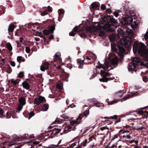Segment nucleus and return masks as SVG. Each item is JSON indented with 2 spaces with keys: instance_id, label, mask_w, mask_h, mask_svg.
I'll list each match as a JSON object with an SVG mask.
<instances>
[{
  "instance_id": "f257e3e1",
  "label": "nucleus",
  "mask_w": 148,
  "mask_h": 148,
  "mask_svg": "<svg viewBox=\"0 0 148 148\" xmlns=\"http://www.w3.org/2000/svg\"><path fill=\"white\" fill-rule=\"evenodd\" d=\"M145 45L138 41L135 42L133 47V50L134 53L138 52L139 54L143 57L145 61L143 64L148 68V49L145 48Z\"/></svg>"
},
{
  "instance_id": "f03ea898",
  "label": "nucleus",
  "mask_w": 148,
  "mask_h": 148,
  "mask_svg": "<svg viewBox=\"0 0 148 148\" xmlns=\"http://www.w3.org/2000/svg\"><path fill=\"white\" fill-rule=\"evenodd\" d=\"M123 45L121 46L118 45L117 47L119 51V53L121 57L123 56V54L124 53L125 50L123 47V45L126 47H129L132 43L131 39L130 37L128 36L126 37L125 38L121 40Z\"/></svg>"
},
{
  "instance_id": "7ed1b4c3",
  "label": "nucleus",
  "mask_w": 148,
  "mask_h": 148,
  "mask_svg": "<svg viewBox=\"0 0 148 148\" xmlns=\"http://www.w3.org/2000/svg\"><path fill=\"white\" fill-rule=\"evenodd\" d=\"M104 21L108 23L105 25V27L107 29V30L109 32H113L115 31L114 29L111 27L110 25H115L117 24V21L114 19L111 18L109 15H107L103 18Z\"/></svg>"
},
{
  "instance_id": "20e7f679",
  "label": "nucleus",
  "mask_w": 148,
  "mask_h": 148,
  "mask_svg": "<svg viewBox=\"0 0 148 148\" xmlns=\"http://www.w3.org/2000/svg\"><path fill=\"white\" fill-rule=\"evenodd\" d=\"M101 74L102 76L103 77V78H100L99 80L100 82H107L108 81L113 79H110V78H107L106 77L107 76H110L111 75L108 72H106L104 71H101Z\"/></svg>"
},
{
  "instance_id": "39448f33",
  "label": "nucleus",
  "mask_w": 148,
  "mask_h": 148,
  "mask_svg": "<svg viewBox=\"0 0 148 148\" xmlns=\"http://www.w3.org/2000/svg\"><path fill=\"white\" fill-rule=\"evenodd\" d=\"M98 65L96 66V67L97 68L101 69L102 68L104 69H108L110 66L109 62L107 60H106L104 64H101L100 63H98Z\"/></svg>"
},
{
  "instance_id": "423d86ee",
  "label": "nucleus",
  "mask_w": 148,
  "mask_h": 148,
  "mask_svg": "<svg viewBox=\"0 0 148 148\" xmlns=\"http://www.w3.org/2000/svg\"><path fill=\"white\" fill-rule=\"evenodd\" d=\"M55 25H52L49 27L48 28L49 30L45 29L43 31L44 34L45 35H47L49 34V32L53 33L54 30L55 29Z\"/></svg>"
},
{
  "instance_id": "0eeeda50",
  "label": "nucleus",
  "mask_w": 148,
  "mask_h": 148,
  "mask_svg": "<svg viewBox=\"0 0 148 148\" xmlns=\"http://www.w3.org/2000/svg\"><path fill=\"white\" fill-rule=\"evenodd\" d=\"M82 118L81 117V115H79L77 118L76 120L71 121L70 122V124L72 125L75 124L77 125L79 124L81 122Z\"/></svg>"
},
{
  "instance_id": "6e6552de",
  "label": "nucleus",
  "mask_w": 148,
  "mask_h": 148,
  "mask_svg": "<svg viewBox=\"0 0 148 148\" xmlns=\"http://www.w3.org/2000/svg\"><path fill=\"white\" fill-rule=\"evenodd\" d=\"M126 90H120L119 92H117L115 95V98L119 99V98L121 97L126 92Z\"/></svg>"
},
{
  "instance_id": "1a4fd4ad",
  "label": "nucleus",
  "mask_w": 148,
  "mask_h": 148,
  "mask_svg": "<svg viewBox=\"0 0 148 148\" xmlns=\"http://www.w3.org/2000/svg\"><path fill=\"white\" fill-rule=\"evenodd\" d=\"M133 21V19L131 17H127L125 18L123 22L124 24L126 25H129Z\"/></svg>"
},
{
  "instance_id": "9d476101",
  "label": "nucleus",
  "mask_w": 148,
  "mask_h": 148,
  "mask_svg": "<svg viewBox=\"0 0 148 148\" xmlns=\"http://www.w3.org/2000/svg\"><path fill=\"white\" fill-rule=\"evenodd\" d=\"M138 93L137 92H134L132 93L131 95H126L125 97H124L122 99H121V100L125 101L127 100L130 97H134L135 96L138 95Z\"/></svg>"
},
{
  "instance_id": "9b49d317",
  "label": "nucleus",
  "mask_w": 148,
  "mask_h": 148,
  "mask_svg": "<svg viewBox=\"0 0 148 148\" xmlns=\"http://www.w3.org/2000/svg\"><path fill=\"white\" fill-rule=\"evenodd\" d=\"M136 67V65L133 63L130 64L128 66V70L132 71V73H133V71L136 72L135 69Z\"/></svg>"
},
{
  "instance_id": "f8f14e48",
  "label": "nucleus",
  "mask_w": 148,
  "mask_h": 148,
  "mask_svg": "<svg viewBox=\"0 0 148 148\" xmlns=\"http://www.w3.org/2000/svg\"><path fill=\"white\" fill-rule=\"evenodd\" d=\"M118 59L116 56L112 58L110 60V63L111 64L114 65H116L117 66L118 63Z\"/></svg>"
},
{
  "instance_id": "ddd939ff",
  "label": "nucleus",
  "mask_w": 148,
  "mask_h": 148,
  "mask_svg": "<svg viewBox=\"0 0 148 148\" xmlns=\"http://www.w3.org/2000/svg\"><path fill=\"white\" fill-rule=\"evenodd\" d=\"M61 54L59 52H57L56 53L54 56L53 60L54 62H56L58 60H59L60 59Z\"/></svg>"
},
{
  "instance_id": "4468645a",
  "label": "nucleus",
  "mask_w": 148,
  "mask_h": 148,
  "mask_svg": "<svg viewBox=\"0 0 148 148\" xmlns=\"http://www.w3.org/2000/svg\"><path fill=\"white\" fill-rule=\"evenodd\" d=\"M48 63H43L40 69L42 71H44L45 70H47L48 69Z\"/></svg>"
},
{
  "instance_id": "2eb2a0df",
  "label": "nucleus",
  "mask_w": 148,
  "mask_h": 148,
  "mask_svg": "<svg viewBox=\"0 0 148 148\" xmlns=\"http://www.w3.org/2000/svg\"><path fill=\"white\" fill-rule=\"evenodd\" d=\"M78 30L77 27V26L73 28V29L72 31L70 32L69 34V35L71 36H74L75 35Z\"/></svg>"
},
{
  "instance_id": "dca6fc26",
  "label": "nucleus",
  "mask_w": 148,
  "mask_h": 148,
  "mask_svg": "<svg viewBox=\"0 0 148 148\" xmlns=\"http://www.w3.org/2000/svg\"><path fill=\"white\" fill-rule=\"evenodd\" d=\"M22 85L23 87L26 89L29 90L30 88L29 83L25 81L22 82Z\"/></svg>"
},
{
  "instance_id": "f3484780",
  "label": "nucleus",
  "mask_w": 148,
  "mask_h": 148,
  "mask_svg": "<svg viewBox=\"0 0 148 148\" xmlns=\"http://www.w3.org/2000/svg\"><path fill=\"white\" fill-rule=\"evenodd\" d=\"M18 101L20 105H24L26 104L25 99L23 97H20L18 99Z\"/></svg>"
},
{
  "instance_id": "a211bd4d",
  "label": "nucleus",
  "mask_w": 148,
  "mask_h": 148,
  "mask_svg": "<svg viewBox=\"0 0 148 148\" xmlns=\"http://www.w3.org/2000/svg\"><path fill=\"white\" fill-rule=\"evenodd\" d=\"M140 61V58L138 57L134 58L132 60V63L137 65Z\"/></svg>"
},
{
  "instance_id": "6ab92c4d",
  "label": "nucleus",
  "mask_w": 148,
  "mask_h": 148,
  "mask_svg": "<svg viewBox=\"0 0 148 148\" xmlns=\"http://www.w3.org/2000/svg\"><path fill=\"white\" fill-rule=\"evenodd\" d=\"M15 27L13 23L10 24L8 29V32H12Z\"/></svg>"
},
{
  "instance_id": "aec40b11",
  "label": "nucleus",
  "mask_w": 148,
  "mask_h": 148,
  "mask_svg": "<svg viewBox=\"0 0 148 148\" xmlns=\"http://www.w3.org/2000/svg\"><path fill=\"white\" fill-rule=\"evenodd\" d=\"M58 12L59 15L58 20L60 21L61 18H62L63 16V15L64 13V11L62 9H60L58 10Z\"/></svg>"
},
{
  "instance_id": "412c9836",
  "label": "nucleus",
  "mask_w": 148,
  "mask_h": 148,
  "mask_svg": "<svg viewBox=\"0 0 148 148\" xmlns=\"http://www.w3.org/2000/svg\"><path fill=\"white\" fill-rule=\"evenodd\" d=\"M36 35L37 36H39L40 37L42 38L44 40V41L45 42L46 41V39L45 37L42 34L41 32H37L36 33Z\"/></svg>"
},
{
  "instance_id": "4be33fe9",
  "label": "nucleus",
  "mask_w": 148,
  "mask_h": 148,
  "mask_svg": "<svg viewBox=\"0 0 148 148\" xmlns=\"http://www.w3.org/2000/svg\"><path fill=\"white\" fill-rule=\"evenodd\" d=\"M53 133L55 134L59 133L60 131V129L58 127L54 128L52 130Z\"/></svg>"
},
{
  "instance_id": "5701e85b",
  "label": "nucleus",
  "mask_w": 148,
  "mask_h": 148,
  "mask_svg": "<svg viewBox=\"0 0 148 148\" xmlns=\"http://www.w3.org/2000/svg\"><path fill=\"white\" fill-rule=\"evenodd\" d=\"M109 39L111 42H113L115 39V36L114 34H112L109 36Z\"/></svg>"
},
{
  "instance_id": "b1692460",
  "label": "nucleus",
  "mask_w": 148,
  "mask_h": 148,
  "mask_svg": "<svg viewBox=\"0 0 148 148\" xmlns=\"http://www.w3.org/2000/svg\"><path fill=\"white\" fill-rule=\"evenodd\" d=\"M42 109L43 111H47L49 108V105L48 104H44L42 106Z\"/></svg>"
},
{
  "instance_id": "393cba45",
  "label": "nucleus",
  "mask_w": 148,
  "mask_h": 148,
  "mask_svg": "<svg viewBox=\"0 0 148 148\" xmlns=\"http://www.w3.org/2000/svg\"><path fill=\"white\" fill-rule=\"evenodd\" d=\"M111 48L113 51L117 52L118 50L117 48H116V45L115 44H113L111 45Z\"/></svg>"
},
{
  "instance_id": "a878e982",
  "label": "nucleus",
  "mask_w": 148,
  "mask_h": 148,
  "mask_svg": "<svg viewBox=\"0 0 148 148\" xmlns=\"http://www.w3.org/2000/svg\"><path fill=\"white\" fill-rule=\"evenodd\" d=\"M83 61L79 60L77 61V63L78 65V67L80 68H82L83 66Z\"/></svg>"
},
{
  "instance_id": "bb28decb",
  "label": "nucleus",
  "mask_w": 148,
  "mask_h": 148,
  "mask_svg": "<svg viewBox=\"0 0 148 148\" xmlns=\"http://www.w3.org/2000/svg\"><path fill=\"white\" fill-rule=\"evenodd\" d=\"M7 48L8 49L9 51H11L12 50V48L11 46V44L10 43L8 42L6 44Z\"/></svg>"
},
{
  "instance_id": "cd10ccee",
  "label": "nucleus",
  "mask_w": 148,
  "mask_h": 148,
  "mask_svg": "<svg viewBox=\"0 0 148 148\" xmlns=\"http://www.w3.org/2000/svg\"><path fill=\"white\" fill-rule=\"evenodd\" d=\"M34 103L36 104L37 105H39L40 103H41L40 101L38 98H35L34 99Z\"/></svg>"
},
{
  "instance_id": "c85d7f7f",
  "label": "nucleus",
  "mask_w": 148,
  "mask_h": 148,
  "mask_svg": "<svg viewBox=\"0 0 148 148\" xmlns=\"http://www.w3.org/2000/svg\"><path fill=\"white\" fill-rule=\"evenodd\" d=\"M111 143V142H110L108 144L107 146L104 148H114L117 147V146L115 144H113L111 147H110V145Z\"/></svg>"
},
{
  "instance_id": "c756f323",
  "label": "nucleus",
  "mask_w": 148,
  "mask_h": 148,
  "mask_svg": "<svg viewBox=\"0 0 148 148\" xmlns=\"http://www.w3.org/2000/svg\"><path fill=\"white\" fill-rule=\"evenodd\" d=\"M119 101V99H115L113 100L110 101L108 103L109 105H112L114 103H116L118 101Z\"/></svg>"
},
{
  "instance_id": "7c9ffc66",
  "label": "nucleus",
  "mask_w": 148,
  "mask_h": 148,
  "mask_svg": "<svg viewBox=\"0 0 148 148\" xmlns=\"http://www.w3.org/2000/svg\"><path fill=\"white\" fill-rule=\"evenodd\" d=\"M11 82L14 84V85L18 84L19 82V80L18 79L14 80V79H11Z\"/></svg>"
},
{
  "instance_id": "2f4dec72",
  "label": "nucleus",
  "mask_w": 148,
  "mask_h": 148,
  "mask_svg": "<svg viewBox=\"0 0 148 148\" xmlns=\"http://www.w3.org/2000/svg\"><path fill=\"white\" fill-rule=\"evenodd\" d=\"M145 39L146 40L147 42L146 43L147 45L148 46V32H147L144 35Z\"/></svg>"
},
{
  "instance_id": "473e14b6",
  "label": "nucleus",
  "mask_w": 148,
  "mask_h": 148,
  "mask_svg": "<svg viewBox=\"0 0 148 148\" xmlns=\"http://www.w3.org/2000/svg\"><path fill=\"white\" fill-rule=\"evenodd\" d=\"M106 33V32L104 30H101L99 32V35L100 36H102L104 35Z\"/></svg>"
},
{
  "instance_id": "72a5a7b5",
  "label": "nucleus",
  "mask_w": 148,
  "mask_h": 148,
  "mask_svg": "<svg viewBox=\"0 0 148 148\" xmlns=\"http://www.w3.org/2000/svg\"><path fill=\"white\" fill-rule=\"evenodd\" d=\"M56 87L57 88L61 90L63 88L62 84L61 83H58L57 84Z\"/></svg>"
},
{
  "instance_id": "f704fd0d",
  "label": "nucleus",
  "mask_w": 148,
  "mask_h": 148,
  "mask_svg": "<svg viewBox=\"0 0 148 148\" xmlns=\"http://www.w3.org/2000/svg\"><path fill=\"white\" fill-rule=\"evenodd\" d=\"M86 30L90 32H92L93 31V29L90 26H88L86 27Z\"/></svg>"
},
{
  "instance_id": "c9c22d12",
  "label": "nucleus",
  "mask_w": 148,
  "mask_h": 148,
  "mask_svg": "<svg viewBox=\"0 0 148 148\" xmlns=\"http://www.w3.org/2000/svg\"><path fill=\"white\" fill-rule=\"evenodd\" d=\"M87 139H85L82 143L81 144L82 146H86L87 144Z\"/></svg>"
},
{
  "instance_id": "e433bc0d",
  "label": "nucleus",
  "mask_w": 148,
  "mask_h": 148,
  "mask_svg": "<svg viewBox=\"0 0 148 148\" xmlns=\"http://www.w3.org/2000/svg\"><path fill=\"white\" fill-rule=\"evenodd\" d=\"M92 6L93 9H95L97 8L98 5L97 4L95 3H93L92 4Z\"/></svg>"
},
{
  "instance_id": "4c0bfd02",
  "label": "nucleus",
  "mask_w": 148,
  "mask_h": 148,
  "mask_svg": "<svg viewBox=\"0 0 148 148\" xmlns=\"http://www.w3.org/2000/svg\"><path fill=\"white\" fill-rule=\"evenodd\" d=\"M89 114V110H86L84 113V115L85 117H86Z\"/></svg>"
},
{
  "instance_id": "58836bf2",
  "label": "nucleus",
  "mask_w": 148,
  "mask_h": 148,
  "mask_svg": "<svg viewBox=\"0 0 148 148\" xmlns=\"http://www.w3.org/2000/svg\"><path fill=\"white\" fill-rule=\"evenodd\" d=\"M61 116L64 119H68L69 117L66 114H63L61 115Z\"/></svg>"
},
{
  "instance_id": "ea45409f",
  "label": "nucleus",
  "mask_w": 148,
  "mask_h": 148,
  "mask_svg": "<svg viewBox=\"0 0 148 148\" xmlns=\"http://www.w3.org/2000/svg\"><path fill=\"white\" fill-rule=\"evenodd\" d=\"M18 75L19 78L22 77L24 75V72L22 71L20 72L19 73Z\"/></svg>"
},
{
  "instance_id": "a19ab883",
  "label": "nucleus",
  "mask_w": 148,
  "mask_h": 148,
  "mask_svg": "<svg viewBox=\"0 0 148 148\" xmlns=\"http://www.w3.org/2000/svg\"><path fill=\"white\" fill-rule=\"evenodd\" d=\"M48 13V10H45L44 12H42L41 14V15L42 16H44L46 15Z\"/></svg>"
},
{
  "instance_id": "79ce46f5",
  "label": "nucleus",
  "mask_w": 148,
  "mask_h": 148,
  "mask_svg": "<svg viewBox=\"0 0 148 148\" xmlns=\"http://www.w3.org/2000/svg\"><path fill=\"white\" fill-rule=\"evenodd\" d=\"M108 128L107 126H104L100 128V130H101V131H103L104 130H105L106 129H108Z\"/></svg>"
},
{
  "instance_id": "37998d69",
  "label": "nucleus",
  "mask_w": 148,
  "mask_h": 148,
  "mask_svg": "<svg viewBox=\"0 0 148 148\" xmlns=\"http://www.w3.org/2000/svg\"><path fill=\"white\" fill-rule=\"evenodd\" d=\"M76 145V143L75 142L73 144H71L70 146L69 147H70L71 148H73Z\"/></svg>"
},
{
  "instance_id": "c03bdc74",
  "label": "nucleus",
  "mask_w": 148,
  "mask_h": 148,
  "mask_svg": "<svg viewBox=\"0 0 148 148\" xmlns=\"http://www.w3.org/2000/svg\"><path fill=\"white\" fill-rule=\"evenodd\" d=\"M38 98L39 99H40V101L41 102H42L43 101L45 100L44 97L42 96H40Z\"/></svg>"
},
{
  "instance_id": "a18cd8bd",
  "label": "nucleus",
  "mask_w": 148,
  "mask_h": 148,
  "mask_svg": "<svg viewBox=\"0 0 148 148\" xmlns=\"http://www.w3.org/2000/svg\"><path fill=\"white\" fill-rule=\"evenodd\" d=\"M123 137L126 138L127 139H130L131 138V136L129 135H124L123 136Z\"/></svg>"
},
{
  "instance_id": "49530a36",
  "label": "nucleus",
  "mask_w": 148,
  "mask_h": 148,
  "mask_svg": "<svg viewBox=\"0 0 148 148\" xmlns=\"http://www.w3.org/2000/svg\"><path fill=\"white\" fill-rule=\"evenodd\" d=\"M118 117V116L117 115H114L113 116H110V118L112 119H117Z\"/></svg>"
},
{
  "instance_id": "de8ad7c7",
  "label": "nucleus",
  "mask_w": 148,
  "mask_h": 148,
  "mask_svg": "<svg viewBox=\"0 0 148 148\" xmlns=\"http://www.w3.org/2000/svg\"><path fill=\"white\" fill-rule=\"evenodd\" d=\"M25 51L27 53H29L30 52V48L29 47H25Z\"/></svg>"
},
{
  "instance_id": "09e8293b",
  "label": "nucleus",
  "mask_w": 148,
  "mask_h": 148,
  "mask_svg": "<svg viewBox=\"0 0 148 148\" xmlns=\"http://www.w3.org/2000/svg\"><path fill=\"white\" fill-rule=\"evenodd\" d=\"M80 36L81 38H84L86 37V34L84 32H82V34L80 35Z\"/></svg>"
},
{
  "instance_id": "8fccbe9b",
  "label": "nucleus",
  "mask_w": 148,
  "mask_h": 148,
  "mask_svg": "<svg viewBox=\"0 0 148 148\" xmlns=\"http://www.w3.org/2000/svg\"><path fill=\"white\" fill-rule=\"evenodd\" d=\"M148 80V78L146 76H144L143 77V80L145 82H147Z\"/></svg>"
},
{
  "instance_id": "3c124183",
  "label": "nucleus",
  "mask_w": 148,
  "mask_h": 148,
  "mask_svg": "<svg viewBox=\"0 0 148 148\" xmlns=\"http://www.w3.org/2000/svg\"><path fill=\"white\" fill-rule=\"evenodd\" d=\"M22 59V57L21 56H18L17 58V61L19 62L21 61Z\"/></svg>"
},
{
  "instance_id": "603ef678",
  "label": "nucleus",
  "mask_w": 148,
  "mask_h": 148,
  "mask_svg": "<svg viewBox=\"0 0 148 148\" xmlns=\"http://www.w3.org/2000/svg\"><path fill=\"white\" fill-rule=\"evenodd\" d=\"M11 65L12 66H14L15 65V62L13 61H11L10 62Z\"/></svg>"
},
{
  "instance_id": "864d4df0",
  "label": "nucleus",
  "mask_w": 148,
  "mask_h": 148,
  "mask_svg": "<svg viewBox=\"0 0 148 148\" xmlns=\"http://www.w3.org/2000/svg\"><path fill=\"white\" fill-rule=\"evenodd\" d=\"M23 106L21 105H19L18 107V111H20L21 110L22 108H23Z\"/></svg>"
},
{
  "instance_id": "5fc2aeb1",
  "label": "nucleus",
  "mask_w": 148,
  "mask_h": 148,
  "mask_svg": "<svg viewBox=\"0 0 148 148\" xmlns=\"http://www.w3.org/2000/svg\"><path fill=\"white\" fill-rule=\"evenodd\" d=\"M29 115L31 118L34 115V113L32 111L29 113Z\"/></svg>"
},
{
  "instance_id": "6e6d98bb",
  "label": "nucleus",
  "mask_w": 148,
  "mask_h": 148,
  "mask_svg": "<svg viewBox=\"0 0 148 148\" xmlns=\"http://www.w3.org/2000/svg\"><path fill=\"white\" fill-rule=\"evenodd\" d=\"M106 8V6L103 5V4H102L101 5V8L102 9V10H105Z\"/></svg>"
},
{
  "instance_id": "4d7b16f0",
  "label": "nucleus",
  "mask_w": 148,
  "mask_h": 148,
  "mask_svg": "<svg viewBox=\"0 0 148 148\" xmlns=\"http://www.w3.org/2000/svg\"><path fill=\"white\" fill-rule=\"evenodd\" d=\"M114 14L116 17H117L119 16L118 13L116 12H114Z\"/></svg>"
},
{
  "instance_id": "13d9d810",
  "label": "nucleus",
  "mask_w": 148,
  "mask_h": 148,
  "mask_svg": "<svg viewBox=\"0 0 148 148\" xmlns=\"http://www.w3.org/2000/svg\"><path fill=\"white\" fill-rule=\"evenodd\" d=\"M3 114V110L1 109L0 108V114L1 115H2Z\"/></svg>"
},
{
  "instance_id": "bf43d9fd",
  "label": "nucleus",
  "mask_w": 148,
  "mask_h": 148,
  "mask_svg": "<svg viewBox=\"0 0 148 148\" xmlns=\"http://www.w3.org/2000/svg\"><path fill=\"white\" fill-rule=\"evenodd\" d=\"M107 12L108 13L110 14L111 13V10L110 9H108L106 10Z\"/></svg>"
},
{
  "instance_id": "052dcab7",
  "label": "nucleus",
  "mask_w": 148,
  "mask_h": 148,
  "mask_svg": "<svg viewBox=\"0 0 148 148\" xmlns=\"http://www.w3.org/2000/svg\"><path fill=\"white\" fill-rule=\"evenodd\" d=\"M39 143V142L37 141H34L33 142V144L34 145L38 144Z\"/></svg>"
},
{
  "instance_id": "680f3d73",
  "label": "nucleus",
  "mask_w": 148,
  "mask_h": 148,
  "mask_svg": "<svg viewBox=\"0 0 148 148\" xmlns=\"http://www.w3.org/2000/svg\"><path fill=\"white\" fill-rule=\"evenodd\" d=\"M121 119L120 118H118L115 121V123H118L121 121Z\"/></svg>"
},
{
  "instance_id": "e2e57ef3",
  "label": "nucleus",
  "mask_w": 148,
  "mask_h": 148,
  "mask_svg": "<svg viewBox=\"0 0 148 148\" xmlns=\"http://www.w3.org/2000/svg\"><path fill=\"white\" fill-rule=\"evenodd\" d=\"M144 128H145V127L143 126H140L138 127V128L137 129V130H141L143 129Z\"/></svg>"
},
{
  "instance_id": "0e129e2a",
  "label": "nucleus",
  "mask_w": 148,
  "mask_h": 148,
  "mask_svg": "<svg viewBox=\"0 0 148 148\" xmlns=\"http://www.w3.org/2000/svg\"><path fill=\"white\" fill-rule=\"evenodd\" d=\"M48 11L50 12L52 11V8H51L49 6L48 7Z\"/></svg>"
},
{
  "instance_id": "69168bd1",
  "label": "nucleus",
  "mask_w": 148,
  "mask_h": 148,
  "mask_svg": "<svg viewBox=\"0 0 148 148\" xmlns=\"http://www.w3.org/2000/svg\"><path fill=\"white\" fill-rule=\"evenodd\" d=\"M138 113L140 114H143L144 113V112L142 110L139 111L138 112Z\"/></svg>"
},
{
  "instance_id": "338daca9",
  "label": "nucleus",
  "mask_w": 148,
  "mask_h": 148,
  "mask_svg": "<svg viewBox=\"0 0 148 148\" xmlns=\"http://www.w3.org/2000/svg\"><path fill=\"white\" fill-rule=\"evenodd\" d=\"M6 117L7 118L9 119L10 118V116H9V113L8 112L6 113Z\"/></svg>"
},
{
  "instance_id": "774afa93",
  "label": "nucleus",
  "mask_w": 148,
  "mask_h": 148,
  "mask_svg": "<svg viewBox=\"0 0 148 148\" xmlns=\"http://www.w3.org/2000/svg\"><path fill=\"white\" fill-rule=\"evenodd\" d=\"M132 25L135 26H136V25H137V23H136V21H134V22H133V23H132Z\"/></svg>"
}]
</instances>
